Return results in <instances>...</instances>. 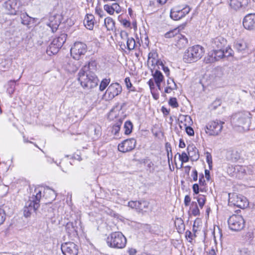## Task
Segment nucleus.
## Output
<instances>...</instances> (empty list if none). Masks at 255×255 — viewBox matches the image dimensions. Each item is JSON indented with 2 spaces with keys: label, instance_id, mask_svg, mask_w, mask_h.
<instances>
[{
  "label": "nucleus",
  "instance_id": "nucleus-1",
  "mask_svg": "<svg viewBox=\"0 0 255 255\" xmlns=\"http://www.w3.org/2000/svg\"><path fill=\"white\" fill-rule=\"evenodd\" d=\"M251 114L249 112H239L233 115L231 123L233 128L242 132L249 129L251 123Z\"/></svg>",
  "mask_w": 255,
  "mask_h": 255
},
{
  "label": "nucleus",
  "instance_id": "nucleus-2",
  "mask_svg": "<svg viewBox=\"0 0 255 255\" xmlns=\"http://www.w3.org/2000/svg\"><path fill=\"white\" fill-rule=\"evenodd\" d=\"M89 65L84 66L78 73V81L81 86L86 89H92L98 85V79L94 73L88 72Z\"/></svg>",
  "mask_w": 255,
  "mask_h": 255
},
{
  "label": "nucleus",
  "instance_id": "nucleus-3",
  "mask_svg": "<svg viewBox=\"0 0 255 255\" xmlns=\"http://www.w3.org/2000/svg\"><path fill=\"white\" fill-rule=\"evenodd\" d=\"M41 192L40 188H35L32 195L29 197L23 208V214L25 217H29L32 213L34 212L39 207Z\"/></svg>",
  "mask_w": 255,
  "mask_h": 255
},
{
  "label": "nucleus",
  "instance_id": "nucleus-4",
  "mask_svg": "<svg viewBox=\"0 0 255 255\" xmlns=\"http://www.w3.org/2000/svg\"><path fill=\"white\" fill-rule=\"evenodd\" d=\"M204 53V49L199 45L188 47L183 55V60L186 63H192L200 59Z\"/></svg>",
  "mask_w": 255,
  "mask_h": 255
},
{
  "label": "nucleus",
  "instance_id": "nucleus-5",
  "mask_svg": "<svg viewBox=\"0 0 255 255\" xmlns=\"http://www.w3.org/2000/svg\"><path fill=\"white\" fill-rule=\"evenodd\" d=\"M108 246L112 248L117 249H124L127 244V239L120 232L111 233L107 238Z\"/></svg>",
  "mask_w": 255,
  "mask_h": 255
},
{
  "label": "nucleus",
  "instance_id": "nucleus-6",
  "mask_svg": "<svg viewBox=\"0 0 255 255\" xmlns=\"http://www.w3.org/2000/svg\"><path fill=\"white\" fill-rule=\"evenodd\" d=\"M191 10V8L187 5H178L173 7L170 10V17L178 20L185 16Z\"/></svg>",
  "mask_w": 255,
  "mask_h": 255
},
{
  "label": "nucleus",
  "instance_id": "nucleus-7",
  "mask_svg": "<svg viewBox=\"0 0 255 255\" xmlns=\"http://www.w3.org/2000/svg\"><path fill=\"white\" fill-rule=\"evenodd\" d=\"M229 228L235 231H240L245 226V221L243 217L239 215H233L228 220Z\"/></svg>",
  "mask_w": 255,
  "mask_h": 255
},
{
  "label": "nucleus",
  "instance_id": "nucleus-8",
  "mask_svg": "<svg viewBox=\"0 0 255 255\" xmlns=\"http://www.w3.org/2000/svg\"><path fill=\"white\" fill-rule=\"evenodd\" d=\"M224 122L220 121H212L208 123L206 126V133L212 136L218 135L223 129Z\"/></svg>",
  "mask_w": 255,
  "mask_h": 255
},
{
  "label": "nucleus",
  "instance_id": "nucleus-9",
  "mask_svg": "<svg viewBox=\"0 0 255 255\" xmlns=\"http://www.w3.org/2000/svg\"><path fill=\"white\" fill-rule=\"evenodd\" d=\"M87 51V45L82 42H75L71 48V54L73 58L78 60L81 55H84Z\"/></svg>",
  "mask_w": 255,
  "mask_h": 255
},
{
  "label": "nucleus",
  "instance_id": "nucleus-10",
  "mask_svg": "<svg viewBox=\"0 0 255 255\" xmlns=\"http://www.w3.org/2000/svg\"><path fill=\"white\" fill-rule=\"evenodd\" d=\"M122 91V86L118 83H112L107 89L105 96L108 100H112Z\"/></svg>",
  "mask_w": 255,
  "mask_h": 255
},
{
  "label": "nucleus",
  "instance_id": "nucleus-11",
  "mask_svg": "<svg viewBox=\"0 0 255 255\" xmlns=\"http://www.w3.org/2000/svg\"><path fill=\"white\" fill-rule=\"evenodd\" d=\"M136 140L131 138L125 140L118 145V149L122 152H127L133 150L136 146Z\"/></svg>",
  "mask_w": 255,
  "mask_h": 255
},
{
  "label": "nucleus",
  "instance_id": "nucleus-12",
  "mask_svg": "<svg viewBox=\"0 0 255 255\" xmlns=\"http://www.w3.org/2000/svg\"><path fill=\"white\" fill-rule=\"evenodd\" d=\"M61 251L64 255H77L78 246L73 242L65 243L61 245Z\"/></svg>",
  "mask_w": 255,
  "mask_h": 255
},
{
  "label": "nucleus",
  "instance_id": "nucleus-13",
  "mask_svg": "<svg viewBox=\"0 0 255 255\" xmlns=\"http://www.w3.org/2000/svg\"><path fill=\"white\" fill-rule=\"evenodd\" d=\"M229 203L240 208H244L248 206L247 199L241 195H233V197L229 198Z\"/></svg>",
  "mask_w": 255,
  "mask_h": 255
},
{
  "label": "nucleus",
  "instance_id": "nucleus-14",
  "mask_svg": "<svg viewBox=\"0 0 255 255\" xmlns=\"http://www.w3.org/2000/svg\"><path fill=\"white\" fill-rule=\"evenodd\" d=\"M20 6L21 2L19 0H9L4 3V7L11 15L16 14Z\"/></svg>",
  "mask_w": 255,
  "mask_h": 255
},
{
  "label": "nucleus",
  "instance_id": "nucleus-15",
  "mask_svg": "<svg viewBox=\"0 0 255 255\" xmlns=\"http://www.w3.org/2000/svg\"><path fill=\"white\" fill-rule=\"evenodd\" d=\"M243 23L244 27L247 29L252 30L255 28V14H247L244 17Z\"/></svg>",
  "mask_w": 255,
  "mask_h": 255
},
{
  "label": "nucleus",
  "instance_id": "nucleus-16",
  "mask_svg": "<svg viewBox=\"0 0 255 255\" xmlns=\"http://www.w3.org/2000/svg\"><path fill=\"white\" fill-rule=\"evenodd\" d=\"M230 7L237 10L241 8H245L247 6L250 0H229Z\"/></svg>",
  "mask_w": 255,
  "mask_h": 255
},
{
  "label": "nucleus",
  "instance_id": "nucleus-17",
  "mask_svg": "<svg viewBox=\"0 0 255 255\" xmlns=\"http://www.w3.org/2000/svg\"><path fill=\"white\" fill-rule=\"evenodd\" d=\"M66 37L67 35L63 33L58 37L54 38L51 43L50 48H52L53 47L58 49L61 48L63 44L65 42L66 40Z\"/></svg>",
  "mask_w": 255,
  "mask_h": 255
},
{
  "label": "nucleus",
  "instance_id": "nucleus-18",
  "mask_svg": "<svg viewBox=\"0 0 255 255\" xmlns=\"http://www.w3.org/2000/svg\"><path fill=\"white\" fill-rule=\"evenodd\" d=\"M226 40L221 36L213 39L211 42V46L213 49H223L226 44Z\"/></svg>",
  "mask_w": 255,
  "mask_h": 255
},
{
  "label": "nucleus",
  "instance_id": "nucleus-19",
  "mask_svg": "<svg viewBox=\"0 0 255 255\" xmlns=\"http://www.w3.org/2000/svg\"><path fill=\"white\" fill-rule=\"evenodd\" d=\"M84 24L88 29L92 30L95 24L94 16L92 14H87L85 17Z\"/></svg>",
  "mask_w": 255,
  "mask_h": 255
},
{
  "label": "nucleus",
  "instance_id": "nucleus-20",
  "mask_svg": "<svg viewBox=\"0 0 255 255\" xmlns=\"http://www.w3.org/2000/svg\"><path fill=\"white\" fill-rule=\"evenodd\" d=\"M176 39V46L179 49H181L186 46L188 44L187 39L181 34H179Z\"/></svg>",
  "mask_w": 255,
  "mask_h": 255
},
{
  "label": "nucleus",
  "instance_id": "nucleus-21",
  "mask_svg": "<svg viewBox=\"0 0 255 255\" xmlns=\"http://www.w3.org/2000/svg\"><path fill=\"white\" fill-rule=\"evenodd\" d=\"M157 55L155 52H150L148 54L147 64L151 65L152 66L155 65H159L161 63L157 58Z\"/></svg>",
  "mask_w": 255,
  "mask_h": 255
},
{
  "label": "nucleus",
  "instance_id": "nucleus-22",
  "mask_svg": "<svg viewBox=\"0 0 255 255\" xmlns=\"http://www.w3.org/2000/svg\"><path fill=\"white\" fill-rule=\"evenodd\" d=\"M154 78V81L159 90H161V83L162 82L164 79V77L161 72L156 70L154 73L153 74Z\"/></svg>",
  "mask_w": 255,
  "mask_h": 255
},
{
  "label": "nucleus",
  "instance_id": "nucleus-23",
  "mask_svg": "<svg viewBox=\"0 0 255 255\" xmlns=\"http://www.w3.org/2000/svg\"><path fill=\"white\" fill-rule=\"evenodd\" d=\"M79 66L78 61H70L65 65V69L70 73H74L78 70Z\"/></svg>",
  "mask_w": 255,
  "mask_h": 255
},
{
  "label": "nucleus",
  "instance_id": "nucleus-24",
  "mask_svg": "<svg viewBox=\"0 0 255 255\" xmlns=\"http://www.w3.org/2000/svg\"><path fill=\"white\" fill-rule=\"evenodd\" d=\"M234 48L239 52H243L247 49L248 45L245 41L240 40L235 42Z\"/></svg>",
  "mask_w": 255,
  "mask_h": 255
},
{
  "label": "nucleus",
  "instance_id": "nucleus-25",
  "mask_svg": "<svg viewBox=\"0 0 255 255\" xmlns=\"http://www.w3.org/2000/svg\"><path fill=\"white\" fill-rule=\"evenodd\" d=\"M44 196L46 198H49L51 200L55 199L56 193L55 191L48 187H46L44 191Z\"/></svg>",
  "mask_w": 255,
  "mask_h": 255
},
{
  "label": "nucleus",
  "instance_id": "nucleus-26",
  "mask_svg": "<svg viewBox=\"0 0 255 255\" xmlns=\"http://www.w3.org/2000/svg\"><path fill=\"white\" fill-rule=\"evenodd\" d=\"M122 122V120L120 119L119 121L112 127L111 132L117 138L119 137V131L120 130Z\"/></svg>",
  "mask_w": 255,
  "mask_h": 255
},
{
  "label": "nucleus",
  "instance_id": "nucleus-27",
  "mask_svg": "<svg viewBox=\"0 0 255 255\" xmlns=\"http://www.w3.org/2000/svg\"><path fill=\"white\" fill-rule=\"evenodd\" d=\"M56 18L54 16L50 17V22L47 24V25L50 27L53 32L56 31L59 26L60 22L59 20H56L55 22H53V20Z\"/></svg>",
  "mask_w": 255,
  "mask_h": 255
},
{
  "label": "nucleus",
  "instance_id": "nucleus-28",
  "mask_svg": "<svg viewBox=\"0 0 255 255\" xmlns=\"http://www.w3.org/2000/svg\"><path fill=\"white\" fill-rule=\"evenodd\" d=\"M105 25L108 30H113L115 28V22L110 17H107L104 20Z\"/></svg>",
  "mask_w": 255,
  "mask_h": 255
},
{
  "label": "nucleus",
  "instance_id": "nucleus-29",
  "mask_svg": "<svg viewBox=\"0 0 255 255\" xmlns=\"http://www.w3.org/2000/svg\"><path fill=\"white\" fill-rule=\"evenodd\" d=\"M212 51L217 61L224 57L225 51L223 49H214Z\"/></svg>",
  "mask_w": 255,
  "mask_h": 255
},
{
  "label": "nucleus",
  "instance_id": "nucleus-30",
  "mask_svg": "<svg viewBox=\"0 0 255 255\" xmlns=\"http://www.w3.org/2000/svg\"><path fill=\"white\" fill-rule=\"evenodd\" d=\"M120 111L117 107L112 109L108 115V119L110 120H114L119 115Z\"/></svg>",
  "mask_w": 255,
  "mask_h": 255
},
{
  "label": "nucleus",
  "instance_id": "nucleus-31",
  "mask_svg": "<svg viewBox=\"0 0 255 255\" xmlns=\"http://www.w3.org/2000/svg\"><path fill=\"white\" fill-rule=\"evenodd\" d=\"M132 124L130 121L126 122L124 127L125 134L126 135L129 134L132 131Z\"/></svg>",
  "mask_w": 255,
  "mask_h": 255
},
{
  "label": "nucleus",
  "instance_id": "nucleus-32",
  "mask_svg": "<svg viewBox=\"0 0 255 255\" xmlns=\"http://www.w3.org/2000/svg\"><path fill=\"white\" fill-rule=\"evenodd\" d=\"M228 156L233 161H236L240 157V156L236 150H230L228 152Z\"/></svg>",
  "mask_w": 255,
  "mask_h": 255
},
{
  "label": "nucleus",
  "instance_id": "nucleus-33",
  "mask_svg": "<svg viewBox=\"0 0 255 255\" xmlns=\"http://www.w3.org/2000/svg\"><path fill=\"white\" fill-rule=\"evenodd\" d=\"M127 46L129 50H133L136 46L135 40L132 37H128L127 41Z\"/></svg>",
  "mask_w": 255,
  "mask_h": 255
},
{
  "label": "nucleus",
  "instance_id": "nucleus-34",
  "mask_svg": "<svg viewBox=\"0 0 255 255\" xmlns=\"http://www.w3.org/2000/svg\"><path fill=\"white\" fill-rule=\"evenodd\" d=\"M179 34V30L178 28H175L173 30H171L165 34V37L166 38H171L172 37L175 36V37H177L178 35Z\"/></svg>",
  "mask_w": 255,
  "mask_h": 255
},
{
  "label": "nucleus",
  "instance_id": "nucleus-35",
  "mask_svg": "<svg viewBox=\"0 0 255 255\" xmlns=\"http://www.w3.org/2000/svg\"><path fill=\"white\" fill-rule=\"evenodd\" d=\"M66 232L69 234H74L76 232V227L74 226L72 222L67 223L65 226Z\"/></svg>",
  "mask_w": 255,
  "mask_h": 255
},
{
  "label": "nucleus",
  "instance_id": "nucleus-36",
  "mask_svg": "<svg viewBox=\"0 0 255 255\" xmlns=\"http://www.w3.org/2000/svg\"><path fill=\"white\" fill-rule=\"evenodd\" d=\"M216 61V58H215L212 51L210 52L208 55L204 58V62L206 63H211Z\"/></svg>",
  "mask_w": 255,
  "mask_h": 255
},
{
  "label": "nucleus",
  "instance_id": "nucleus-37",
  "mask_svg": "<svg viewBox=\"0 0 255 255\" xmlns=\"http://www.w3.org/2000/svg\"><path fill=\"white\" fill-rule=\"evenodd\" d=\"M191 212L192 215H193L194 216H197L199 215L200 214V211L199 209L197 206L196 203H192V206L191 207Z\"/></svg>",
  "mask_w": 255,
  "mask_h": 255
},
{
  "label": "nucleus",
  "instance_id": "nucleus-38",
  "mask_svg": "<svg viewBox=\"0 0 255 255\" xmlns=\"http://www.w3.org/2000/svg\"><path fill=\"white\" fill-rule=\"evenodd\" d=\"M110 82V79H104L101 82L99 89L101 91H103L107 87Z\"/></svg>",
  "mask_w": 255,
  "mask_h": 255
},
{
  "label": "nucleus",
  "instance_id": "nucleus-39",
  "mask_svg": "<svg viewBox=\"0 0 255 255\" xmlns=\"http://www.w3.org/2000/svg\"><path fill=\"white\" fill-rule=\"evenodd\" d=\"M179 155V159L182 162L181 166H182L183 162H187L189 160V157L185 152H182L181 154L177 153Z\"/></svg>",
  "mask_w": 255,
  "mask_h": 255
},
{
  "label": "nucleus",
  "instance_id": "nucleus-40",
  "mask_svg": "<svg viewBox=\"0 0 255 255\" xmlns=\"http://www.w3.org/2000/svg\"><path fill=\"white\" fill-rule=\"evenodd\" d=\"M197 201L200 207L202 208L206 201L205 196L202 195H199L197 197Z\"/></svg>",
  "mask_w": 255,
  "mask_h": 255
},
{
  "label": "nucleus",
  "instance_id": "nucleus-41",
  "mask_svg": "<svg viewBox=\"0 0 255 255\" xmlns=\"http://www.w3.org/2000/svg\"><path fill=\"white\" fill-rule=\"evenodd\" d=\"M125 82L126 83L128 89L130 90L131 91H135V88L132 87V84L130 82V80L129 77L126 78L125 80Z\"/></svg>",
  "mask_w": 255,
  "mask_h": 255
},
{
  "label": "nucleus",
  "instance_id": "nucleus-42",
  "mask_svg": "<svg viewBox=\"0 0 255 255\" xmlns=\"http://www.w3.org/2000/svg\"><path fill=\"white\" fill-rule=\"evenodd\" d=\"M21 22L22 24L24 25H28L29 24V19L30 17L26 13H23L21 16Z\"/></svg>",
  "mask_w": 255,
  "mask_h": 255
},
{
  "label": "nucleus",
  "instance_id": "nucleus-43",
  "mask_svg": "<svg viewBox=\"0 0 255 255\" xmlns=\"http://www.w3.org/2000/svg\"><path fill=\"white\" fill-rule=\"evenodd\" d=\"M138 208L140 210H143L144 208H147L148 206L149 203L145 201H138Z\"/></svg>",
  "mask_w": 255,
  "mask_h": 255
},
{
  "label": "nucleus",
  "instance_id": "nucleus-44",
  "mask_svg": "<svg viewBox=\"0 0 255 255\" xmlns=\"http://www.w3.org/2000/svg\"><path fill=\"white\" fill-rule=\"evenodd\" d=\"M104 10H106L109 14L113 15L114 13L113 8L112 5L105 4L104 6Z\"/></svg>",
  "mask_w": 255,
  "mask_h": 255
},
{
  "label": "nucleus",
  "instance_id": "nucleus-45",
  "mask_svg": "<svg viewBox=\"0 0 255 255\" xmlns=\"http://www.w3.org/2000/svg\"><path fill=\"white\" fill-rule=\"evenodd\" d=\"M169 104L173 108H177L178 107V104L175 98H170L169 101Z\"/></svg>",
  "mask_w": 255,
  "mask_h": 255
},
{
  "label": "nucleus",
  "instance_id": "nucleus-46",
  "mask_svg": "<svg viewBox=\"0 0 255 255\" xmlns=\"http://www.w3.org/2000/svg\"><path fill=\"white\" fill-rule=\"evenodd\" d=\"M187 150L189 155L193 156V155L192 152H194L195 153L197 151V149L193 145H188L187 147Z\"/></svg>",
  "mask_w": 255,
  "mask_h": 255
},
{
  "label": "nucleus",
  "instance_id": "nucleus-47",
  "mask_svg": "<svg viewBox=\"0 0 255 255\" xmlns=\"http://www.w3.org/2000/svg\"><path fill=\"white\" fill-rule=\"evenodd\" d=\"M206 161L209 165L210 169H211L212 166V159L211 154L209 152L206 153Z\"/></svg>",
  "mask_w": 255,
  "mask_h": 255
},
{
  "label": "nucleus",
  "instance_id": "nucleus-48",
  "mask_svg": "<svg viewBox=\"0 0 255 255\" xmlns=\"http://www.w3.org/2000/svg\"><path fill=\"white\" fill-rule=\"evenodd\" d=\"M167 86L171 87V89H177L176 84L174 82L173 79L170 78L167 80Z\"/></svg>",
  "mask_w": 255,
  "mask_h": 255
},
{
  "label": "nucleus",
  "instance_id": "nucleus-49",
  "mask_svg": "<svg viewBox=\"0 0 255 255\" xmlns=\"http://www.w3.org/2000/svg\"><path fill=\"white\" fill-rule=\"evenodd\" d=\"M5 220V214L3 210L0 209V226L2 225Z\"/></svg>",
  "mask_w": 255,
  "mask_h": 255
},
{
  "label": "nucleus",
  "instance_id": "nucleus-50",
  "mask_svg": "<svg viewBox=\"0 0 255 255\" xmlns=\"http://www.w3.org/2000/svg\"><path fill=\"white\" fill-rule=\"evenodd\" d=\"M112 5L114 12L119 13L121 11V7L117 3H113Z\"/></svg>",
  "mask_w": 255,
  "mask_h": 255
},
{
  "label": "nucleus",
  "instance_id": "nucleus-51",
  "mask_svg": "<svg viewBox=\"0 0 255 255\" xmlns=\"http://www.w3.org/2000/svg\"><path fill=\"white\" fill-rule=\"evenodd\" d=\"M185 130L187 134L190 136H193L194 134V131L193 129L189 126H187L185 128Z\"/></svg>",
  "mask_w": 255,
  "mask_h": 255
},
{
  "label": "nucleus",
  "instance_id": "nucleus-52",
  "mask_svg": "<svg viewBox=\"0 0 255 255\" xmlns=\"http://www.w3.org/2000/svg\"><path fill=\"white\" fill-rule=\"evenodd\" d=\"M233 50L230 47H228L226 48V50L225 51L224 57L231 56L233 55Z\"/></svg>",
  "mask_w": 255,
  "mask_h": 255
},
{
  "label": "nucleus",
  "instance_id": "nucleus-53",
  "mask_svg": "<svg viewBox=\"0 0 255 255\" xmlns=\"http://www.w3.org/2000/svg\"><path fill=\"white\" fill-rule=\"evenodd\" d=\"M199 183L200 186H204L206 185L205 180L203 174L199 175Z\"/></svg>",
  "mask_w": 255,
  "mask_h": 255
},
{
  "label": "nucleus",
  "instance_id": "nucleus-54",
  "mask_svg": "<svg viewBox=\"0 0 255 255\" xmlns=\"http://www.w3.org/2000/svg\"><path fill=\"white\" fill-rule=\"evenodd\" d=\"M138 201H130L128 202V206L132 208H138Z\"/></svg>",
  "mask_w": 255,
  "mask_h": 255
},
{
  "label": "nucleus",
  "instance_id": "nucleus-55",
  "mask_svg": "<svg viewBox=\"0 0 255 255\" xmlns=\"http://www.w3.org/2000/svg\"><path fill=\"white\" fill-rule=\"evenodd\" d=\"M191 177H192L193 180L194 181H196L198 179V172L197 171L194 169L192 171V173L191 174Z\"/></svg>",
  "mask_w": 255,
  "mask_h": 255
},
{
  "label": "nucleus",
  "instance_id": "nucleus-56",
  "mask_svg": "<svg viewBox=\"0 0 255 255\" xmlns=\"http://www.w3.org/2000/svg\"><path fill=\"white\" fill-rule=\"evenodd\" d=\"M166 150L167 152L168 158L169 159V152L171 153V156H172L171 147L170 144L168 143H166Z\"/></svg>",
  "mask_w": 255,
  "mask_h": 255
},
{
  "label": "nucleus",
  "instance_id": "nucleus-57",
  "mask_svg": "<svg viewBox=\"0 0 255 255\" xmlns=\"http://www.w3.org/2000/svg\"><path fill=\"white\" fill-rule=\"evenodd\" d=\"M193 191L194 193L196 194H198L199 192V185L198 184H194L193 185Z\"/></svg>",
  "mask_w": 255,
  "mask_h": 255
},
{
  "label": "nucleus",
  "instance_id": "nucleus-58",
  "mask_svg": "<svg viewBox=\"0 0 255 255\" xmlns=\"http://www.w3.org/2000/svg\"><path fill=\"white\" fill-rule=\"evenodd\" d=\"M191 201V198L189 195H186L184 198V204L186 206H188Z\"/></svg>",
  "mask_w": 255,
  "mask_h": 255
},
{
  "label": "nucleus",
  "instance_id": "nucleus-59",
  "mask_svg": "<svg viewBox=\"0 0 255 255\" xmlns=\"http://www.w3.org/2000/svg\"><path fill=\"white\" fill-rule=\"evenodd\" d=\"M154 81L151 79H150L147 83L150 87V90L152 91L153 89H154Z\"/></svg>",
  "mask_w": 255,
  "mask_h": 255
},
{
  "label": "nucleus",
  "instance_id": "nucleus-60",
  "mask_svg": "<svg viewBox=\"0 0 255 255\" xmlns=\"http://www.w3.org/2000/svg\"><path fill=\"white\" fill-rule=\"evenodd\" d=\"M159 65H161L162 66V69L165 72V73L166 74L167 76H168L169 75V70L168 67H165L162 63H160Z\"/></svg>",
  "mask_w": 255,
  "mask_h": 255
},
{
  "label": "nucleus",
  "instance_id": "nucleus-61",
  "mask_svg": "<svg viewBox=\"0 0 255 255\" xmlns=\"http://www.w3.org/2000/svg\"><path fill=\"white\" fill-rule=\"evenodd\" d=\"M193 235L190 231H186V237L187 239H190L189 242H191V240L193 239Z\"/></svg>",
  "mask_w": 255,
  "mask_h": 255
},
{
  "label": "nucleus",
  "instance_id": "nucleus-62",
  "mask_svg": "<svg viewBox=\"0 0 255 255\" xmlns=\"http://www.w3.org/2000/svg\"><path fill=\"white\" fill-rule=\"evenodd\" d=\"M136 253V251L134 249H129L128 250V253L129 255H135Z\"/></svg>",
  "mask_w": 255,
  "mask_h": 255
},
{
  "label": "nucleus",
  "instance_id": "nucleus-63",
  "mask_svg": "<svg viewBox=\"0 0 255 255\" xmlns=\"http://www.w3.org/2000/svg\"><path fill=\"white\" fill-rule=\"evenodd\" d=\"M205 178H206V179L208 181H209L210 178V171L206 169L205 170Z\"/></svg>",
  "mask_w": 255,
  "mask_h": 255
},
{
  "label": "nucleus",
  "instance_id": "nucleus-64",
  "mask_svg": "<svg viewBox=\"0 0 255 255\" xmlns=\"http://www.w3.org/2000/svg\"><path fill=\"white\" fill-rule=\"evenodd\" d=\"M186 145L184 141L182 139H180L179 147L180 148H184Z\"/></svg>",
  "mask_w": 255,
  "mask_h": 255
}]
</instances>
